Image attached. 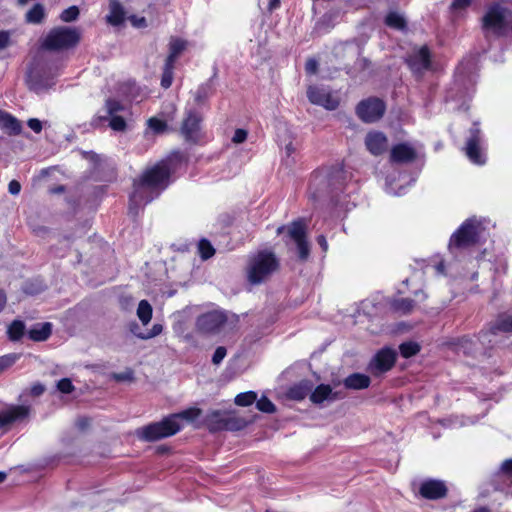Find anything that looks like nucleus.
Wrapping results in <instances>:
<instances>
[{
	"mask_svg": "<svg viewBox=\"0 0 512 512\" xmlns=\"http://www.w3.org/2000/svg\"><path fill=\"white\" fill-rule=\"evenodd\" d=\"M170 173L168 163L161 161L147 169L138 181H134V191L130 196V211L156 198L160 191L168 186Z\"/></svg>",
	"mask_w": 512,
	"mask_h": 512,
	"instance_id": "1",
	"label": "nucleus"
},
{
	"mask_svg": "<svg viewBox=\"0 0 512 512\" xmlns=\"http://www.w3.org/2000/svg\"><path fill=\"white\" fill-rule=\"evenodd\" d=\"M201 409L189 408L179 413L171 414L160 422L151 423L138 430V436L148 442L175 435L181 430L180 421L193 422L201 415Z\"/></svg>",
	"mask_w": 512,
	"mask_h": 512,
	"instance_id": "2",
	"label": "nucleus"
},
{
	"mask_svg": "<svg viewBox=\"0 0 512 512\" xmlns=\"http://www.w3.org/2000/svg\"><path fill=\"white\" fill-rule=\"evenodd\" d=\"M239 322L236 314L225 310H212L200 314L195 321V329L204 335H215L222 331L233 330Z\"/></svg>",
	"mask_w": 512,
	"mask_h": 512,
	"instance_id": "3",
	"label": "nucleus"
},
{
	"mask_svg": "<svg viewBox=\"0 0 512 512\" xmlns=\"http://www.w3.org/2000/svg\"><path fill=\"white\" fill-rule=\"evenodd\" d=\"M511 12L499 5H491L482 18V29L486 38H499L508 34L511 28Z\"/></svg>",
	"mask_w": 512,
	"mask_h": 512,
	"instance_id": "4",
	"label": "nucleus"
},
{
	"mask_svg": "<svg viewBox=\"0 0 512 512\" xmlns=\"http://www.w3.org/2000/svg\"><path fill=\"white\" fill-rule=\"evenodd\" d=\"M483 228L481 222L475 217L465 220L462 225L451 235L448 249H465L478 243Z\"/></svg>",
	"mask_w": 512,
	"mask_h": 512,
	"instance_id": "5",
	"label": "nucleus"
},
{
	"mask_svg": "<svg viewBox=\"0 0 512 512\" xmlns=\"http://www.w3.org/2000/svg\"><path fill=\"white\" fill-rule=\"evenodd\" d=\"M80 41L77 28L60 26L53 28L45 37L42 48L49 51H61L75 47Z\"/></svg>",
	"mask_w": 512,
	"mask_h": 512,
	"instance_id": "6",
	"label": "nucleus"
},
{
	"mask_svg": "<svg viewBox=\"0 0 512 512\" xmlns=\"http://www.w3.org/2000/svg\"><path fill=\"white\" fill-rule=\"evenodd\" d=\"M278 267V261L271 252H259L251 258L248 266V279L252 284H259L270 276Z\"/></svg>",
	"mask_w": 512,
	"mask_h": 512,
	"instance_id": "7",
	"label": "nucleus"
},
{
	"mask_svg": "<svg viewBox=\"0 0 512 512\" xmlns=\"http://www.w3.org/2000/svg\"><path fill=\"white\" fill-rule=\"evenodd\" d=\"M343 172L336 170L334 173H316L313 175L311 182L310 196L313 200L317 201L326 195L330 194L333 190L339 189L341 186L340 180L342 179Z\"/></svg>",
	"mask_w": 512,
	"mask_h": 512,
	"instance_id": "8",
	"label": "nucleus"
},
{
	"mask_svg": "<svg viewBox=\"0 0 512 512\" xmlns=\"http://www.w3.org/2000/svg\"><path fill=\"white\" fill-rule=\"evenodd\" d=\"M385 103L376 97L362 100L356 107L357 116L366 123L378 121L385 113Z\"/></svg>",
	"mask_w": 512,
	"mask_h": 512,
	"instance_id": "9",
	"label": "nucleus"
},
{
	"mask_svg": "<svg viewBox=\"0 0 512 512\" xmlns=\"http://www.w3.org/2000/svg\"><path fill=\"white\" fill-rule=\"evenodd\" d=\"M287 231L289 237L296 243L300 260H307L310 254V245L307 241L305 221L302 219L293 221L287 227Z\"/></svg>",
	"mask_w": 512,
	"mask_h": 512,
	"instance_id": "10",
	"label": "nucleus"
},
{
	"mask_svg": "<svg viewBox=\"0 0 512 512\" xmlns=\"http://www.w3.org/2000/svg\"><path fill=\"white\" fill-rule=\"evenodd\" d=\"M42 56H37L30 65L27 73V82L31 90L36 93L46 91L53 85L52 78L44 77L41 70Z\"/></svg>",
	"mask_w": 512,
	"mask_h": 512,
	"instance_id": "11",
	"label": "nucleus"
},
{
	"mask_svg": "<svg viewBox=\"0 0 512 512\" xmlns=\"http://www.w3.org/2000/svg\"><path fill=\"white\" fill-rule=\"evenodd\" d=\"M396 361V352L390 348L381 349L371 360L368 370L375 376L389 371Z\"/></svg>",
	"mask_w": 512,
	"mask_h": 512,
	"instance_id": "12",
	"label": "nucleus"
},
{
	"mask_svg": "<svg viewBox=\"0 0 512 512\" xmlns=\"http://www.w3.org/2000/svg\"><path fill=\"white\" fill-rule=\"evenodd\" d=\"M307 96L311 103L323 106L328 110H335L339 106V99L330 90L311 86L307 90Z\"/></svg>",
	"mask_w": 512,
	"mask_h": 512,
	"instance_id": "13",
	"label": "nucleus"
},
{
	"mask_svg": "<svg viewBox=\"0 0 512 512\" xmlns=\"http://www.w3.org/2000/svg\"><path fill=\"white\" fill-rule=\"evenodd\" d=\"M481 132L476 124L470 129V136L467 139L465 146V154L471 162L477 165L485 163V156L481 151Z\"/></svg>",
	"mask_w": 512,
	"mask_h": 512,
	"instance_id": "14",
	"label": "nucleus"
},
{
	"mask_svg": "<svg viewBox=\"0 0 512 512\" xmlns=\"http://www.w3.org/2000/svg\"><path fill=\"white\" fill-rule=\"evenodd\" d=\"M202 117L200 114L193 110L186 112V117L183 119L181 125V134L187 141H197L200 134V123Z\"/></svg>",
	"mask_w": 512,
	"mask_h": 512,
	"instance_id": "15",
	"label": "nucleus"
},
{
	"mask_svg": "<svg viewBox=\"0 0 512 512\" xmlns=\"http://www.w3.org/2000/svg\"><path fill=\"white\" fill-rule=\"evenodd\" d=\"M409 68L413 73L421 75L431 65L430 52L426 46L413 51L406 59Z\"/></svg>",
	"mask_w": 512,
	"mask_h": 512,
	"instance_id": "16",
	"label": "nucleus"
},
{
	"mask_svg": "<svg viewBox=\"0 0 512 512\" xmlns=\"http://www.w3.org/2000/svg\"><path fill=\"white\" fill-rule=\"evenodd\" d=\"M419 493L423 498L437 500L446 496L447 487L441 480L429 479L422 482Z\"/></svg>",
	"mask_w": 512,
	"mask_h": 512,
	"instance_id": "17",
	"label": "nucleus"
},
{
	"mask_svg": "<svg viewBox=\"0 0 512 512\" xmlns=\"http://www.w3.org/2000/svg\"><path fill=\"white\" fill-rule=\"evenodd\" d=\"M365 146L371 154L378 156L387 150L388 140L384 133L372 131L365 137Z\"/></svg>",
	"mask_w": 512,
	"mask_h": 512,
	"instance_id": "18",
	"label": "nucleus"
},
{
	"mask_svg": "<svg viewBox=\"0 0 512 512\" xmlns=\"http://www.w3.org/2000/svg\"><path fill=\"white\" fill-rule=\"evenodd\" d=\"M30 414V407L25 405L12 406L0 413V428L13 422L26 419Z\"/></svg>",
	"mask_w": 512,
	"mask_h": 512,
	"instance_id": "19",
	"label": "nucleus"
},
{
	"mask_svg": "<svg viewBox=\"0 0 512 512\" xmlns=\"http://www.w3.org/2000/svg\"><path fill=\"white\" fill-rule=\"evenodd\" d=\"M415 149L406 143L395 145L391 149L390 160L395 163H409L416 159Z\"/></svg>",
	"mask_w": 512,
	"mask_h": 512,
	"instance_id": "20",
	"label": "nucleus"
},
{
	"mask_svg": "<svg viewBox=\"0 0 512 512\" xmlns=\"http://www.w3.org/2000/svg\"><path fill=\"white\" fill-rule=\"evenodd\" d=\"M341 398L342 395L339 392H333L331 387L325 384L317 386L310 396V400L314 404H321L325 400L334 401Z\"/></svg>",
	"mask_w": 512,
	"mask_h": 512,
	"instance_id": "21",
	"label": "nucleus"
},
{
	"mask_svg": "<svg viewBox=\"0 0 512 512\" xmlns=\"http://www.w3.org/2000/svg\"><path fill=\"white\" fill-rule=\"evenodd\" d=\"M0 129L9 135H18L21 133L22 126L14 116L0 111Z\"/></svg>",
	"mask_w": 512,
	"mask_h": 512,
	"instance_id": "22",
	"label": "nucleus"
},
{
	"mask_svg": "<svg viewBox=\"0 0 512 512\" xmlns=\"http://www.w3.org/2000/svg\"><path fill=\"white\" fill-rule=\"evenodd\" d=\"M52 333V324L49 322L37 323L29 331V338L40 342L47 340Z\"/></svg>",
	"mask_w": 512,
	"mask_h": 512,
	"instance_id": "23",
	"label": "nucleus"
},
{
	"mask_svg": "<svg viewBox=\"0 0 512 512\" xmlns=\"http://www.w3.org/2000/svg\"><path fill=\"white\" fill-rule=\"evenodd\" d=\"M371 383L369 376L361 373H353L345 378L344 385L347 389L361 390L368 388Z\"/></svg>",
	"mask_w": 512,
	"mask_h": 512,
	"instance_id": "24",
	"label": "nucleus"
},
{
	"mask_svg": "<svg viewBox=\"0 0 512 512\" xmlns=\"http://www.w3.org/2000/svg\"><path fill=\"white\" fill-rule=\"evenodd\" d=\"M228 412L213 411L206 417V425L212 432L225 430V422Z\"/></svg>",
	"mask_w": 512,
	"mask_h": 512,
	"instance_id": "25",
	"label": "nucleus"
},
{
	"mask_svg": "<svg viewBox=\"0 0 512 512\" xmlns=\"http://www.w3.org/2000/svg\"><path fill=\"white\" fill-rule=\"evenodd\" d=\"M109 7L110 13L107 15V21L114 26L122 24L126 14L122 5L116 0H112Z\"/></svg>",
	"mask_w": 512,
	"mask_h": 512,
	"instance_id": "26",
	"label": "nucleus"
},
{
	"mask_svg": "<svg viewBox=\"0 0 512 512\" xmlns=\"http://www.w3.org/2000/svg\"><path fill=\"white\" fill-rule=\"evenodd\" d=\"M186 44V41L172 37L169 43V54L165 61L174 64L178 56L185 50Z\"/></svg>",
	"mask_w": 512,
	"mask_h": 512,
	"instance_id": "27",
	"label": "nucleus"
},
{
	"mask_svg": "<svg viewBox=\"0 0 512 512\" xmlns=\"http://www.w3.org/2000/svg\"><path fill=\"white\" fill-rule=\"evenodd\" d=\"M136 313L142 325L146 326L152 319L153 308L147 300H141Z\"/></svg>",
	"mask_w": 512,
	"mask_h": 512,
	"instance_id": "28",
	"label": "nucleus"
},
{
	"mask_svg": "<svg viewBox=\"0 0 512 512\" xmlns=\"http://www.w3.org/2000/svg\"><path fill=\"white\" fill-rule=\"evenodd\" d=\"M248 423L249 422L246 419L235 416L234 414L228 412L224 426L225 430L239 431L245 428L248 425Z\"/></svg>",
	"mask_w": 512,
	"mask_h": 512,
	"instance_id": "29",
	"label": "nucleus"
},
{
	"mask_svg": "<svg viewBox=\"0 0 512 512\" xmlns=\"http://www.w3.org/2000/svg\"><path fill=\"white\" fill-rule=\"evenodd\" d=\"M498 331L512 332V314L500 316L491 328V332L496 334Z\"/></svg>",
	"mask_w": 512,
	"mask_h": 512,
	"instance_id": "30",
	"label": "nucleus"
},
{
	"mask_svg": "<svg viewBox=\"0 0 512 512\" xmlns=\"http://www.w3.org/2000/svg\"><path fill=\"white\" fill-rule=\"evenodd\" d=\"M45 16L44 7L41 4H35L27 13L26 21L28 23H41Z\"/></svg>",
	"mask_w": 512,
	"mask_h": 512,
	"instance_id": "31",
	"label": "nucleus"
},
{
	"mask_svg": "<svg viewBox=\"0 0 512 512\" xmlns=\"http://www.w3.org/2000/svg\"><path fill=\"white\" fill-rule=\"evenodd\" d=\"M24 332L25 325L20 320H14L8 328V335L12 341L19 340L24 335Z\"/></svg>",
	"mask_w": 512,
	"mask_h": 512,
	"instance_id": "32",
	"label": "nucleus"
},
{
	"mask_svg": "<svg viewBox=\"0 0 512 512\" xmlns=\"http://www.w3.org/2000/svg\"><path fill=\"white\" fill-rule=\"evenodd\" d=\"M257 400V393L248 391L240 393L235 397V404L238 406L246 407L253 404Z\"/></svg>",
	"mask_w": 512,
	"mask_h": 512,
	"instance_id": "33",
	"label": "nucleus"
},
{
	"mask_svg": "<svg viewBox=\"0 0 512 512\" xmlns=\"http://www.w3.org/2000/svg\"><path fill=\"white\" fill-rule=\"evenodd\" d=\"M476 350V344L469 338H462L456 344V351L465 355H470Z\"/></svg>",
	"mask_w": 512,
	"mask_h": 512,
	"instance_id": "34",
	"label": "nucleus"
},
{
	"mask_svg": "<svg viewBox=\"0 0 512 512\" xmlns=\"http://www.w3.org/2000/svg\"><path fill=\"white\" fill-rule=\"evenodd\" d=\"M385 23L395 29H403L406 25L405 19L396 12H390L385 19Z\"/></svg>",
	"mask_w": 512,
	"mask_h": 512,
	"instance_id": "35",
	"label": "nucleus"
},
{
	"mask_svg": "<svg viewBox=\"0 0 512 512\" xmlns=\"http://www.w3.org/2000/svg\"><path fill=\"white\" fill-rule=\"evenodd\" d=\"M173 69H174V64L165 61L162 78H161V86L164 89L169 88L172 84Z\"/></svg>",
	"mask_w": 512,
	"mask_h": 512,
	"instance_id": "36",
	"label": "nucleus"
},
{
	"mask_svg": "<svg viewBox=\"0 0 512 512\" xmlns=\"http://www.w3.org/2000/svg\"><path fill=\"white\" fill-rule=\"evenodd\" d=\"M198 250H199L200 257L203 260H207L215 254L214 247L206 239L200 240V242L198 244Z\"/></svg>",
	"mask_w": 512,
	"mask_h": 512,
	"instance_id": "37",
	"label": "nucleus"
},
{
	"mask_svg": "<svg viewBox=\"0 0 512 512\" xmlns=\"http://www.w3.org/2000/svg\"><path fill=\"white\" fill-rule=\"evenodd\" d=\"M399 350L404 358H409L420 351V346L415 342H405L399 346Z\"/></svg>",
	"mask_w": 512,
	"mask_h": 512,
	"instance_id": "38",
	"label": "nucleus"
},
{
	"mask_svg": "<svg viewBox=\"0 0 512 512\" xmlns=\"http://www.w3.org/2000/svg\"><path fill=\"white\" fill-rule=\"evenodd\" d=\"M415 302L413 299L401 298L394 301V308L403 313H410L414 308Z\"/></svg>",
	"mask_w": 512,
	"mask_h": 512,
	"instance_id": "39",
	"label": "nucleus"
},
{
	"mask_svg": "<svg viewBox=\"0 0 512 512\" xmlns=\"http://www.w3.org/2000/svg\"><path fill=\"white\" fill-rule=\"evenodd\" d=\"M148 127L156 134L164 133L167 129L165 121L158 119L157 117H151L147 121Z\"/></svg>",
	"mask_w": 512,
	"mask_h": 512,
	"instance_id": "40",
	"label": "nucleus"
},
{
	"mask_svg": "<svg viewBox=\"0 0 512 512\" xmlns=\"http://www.w3.org/2000/svg\"><path fill=\"white\" fill-rule=\"evenodd\" d=\"M211 94V87L208 84L201 85L195 92V102L198 105L203 104Z\"/></svg>",
	"mask_w": 512,
	"mask_h": 512,
	"instance_id": "41",
	"label": "nucleus"
},
{
	"mask_svg": "<svg viewBox=\"0 0 512 512\" xmlns=\"http://www.w3.org/2000/svg\"><path fill=\"white\" fill-rule=\"evenodd\" d=\"M256 407L258 410L264 413H273L276 409L275 405L267 397L264 396L259 400H256Z\"/></svg>",
	"mask_w": 512,
	"mask_h": 512,
	"instance_id": "42",
	"label": "nucleus"
},
{
	"mask_svg": "<svg viewBox=\"0 0 512 512\" xmlns=\"http://www.w3.org/2000/svg\"><path fill=\"white\" fill-rule=\"evenodd\" d=\"M79 16V9L77 6H71L67 9H65L61 15L60 19L63 22H73L75 21Z\"/></svg>",
	"mask_w": 512,
	"mask_h": 512,
	"instance_id": "43",
	"label": "nucleus"
},
{
	"mask_svg": "<svg viewBox=\"0 0 512 512\" xmlns=\"http://www.w3.org/2000/svg\"><path fill=\"white\" fill-rule=\"evenodd\" d=\"M109 126L114 131H124L126 129V121L121 116H112L109 122Z\"/></svg>",
	"mask_w": 512,
	"mask_h": 512,
	"instance_id": "44",
	"label": "nucleus"
},
{
	"mask_svg": "<svg viewBox=\"0 0 512 512\" xmlns=\"http://www.w3.org/2000/svg\"><path fill=\"white\" fill-rule=\"evenodd\" d=\"M163 331V326L161 324H154L151 330L148 333L144 334H136V337L142 340H147L153 337L160 335Z\"/></svg>",
	"mask_w": 512,
	"mask_h": 512,
	"instance_id": "45",
	"label": "nucleus"
},
{
	"mask_svg": "<svg viewBox=\"0 0 512 512\" xmlns=\"http://www.w3.org/2000/svg\"><path fill=\"white\" fill-rule=\"evenodd\" d=\"M17 355L15 354H8L0 357V372L4 371L8 367L12 366L16 360Z\"/></svg>",
	"mask_w": 512,
	"mask_h": 512,
	"instance_id": "46",
	"label": "nucleus"
},
{
	"mask_svg": "<svg viewBox=\"0 0 512 512\" xmlns=\"http://www.w3.org/2000/svg\"><path fill=\"white\" fill-rule=\"evenodd\" d=\"M105 107L107 110V114L110 115L111 117L115 116L114 114L116 112L123 110V106L121 105V103L116 100H112V99H108L106 101Z\"/></svg>",
	"mask_w": 512,
	"mask_h": 512,
	"instance_id": "47",
	"label": "nucleus"
},
{
	"mask_svg": "<svg viewBox=\"0 0 512 512\" xmlns=\"http://www.w3.org/2000/svg\"><path fill=\"white\" fill-rule=\"evenodd\" d=\"M57 388L60 392L69 394L74 390V386L69 378H63L58 381Z\"/></svg>",
	"mask_w": 512,
	"mask_h": 512,
	"instance_id": "48",
	"label": "nucleus"
},
{
	"mask_svg": "<svg viewBox=\"0 0 512 512\" xmlns=\"http://www.w3.org/2000/svg\"><path fill=\"white\" fill-rule=\"evenodd\" d=\"M112 378L118 382L132 381L134 379V375L132 370H126L120 373H114Z\"/></svg>",
	"mask_w": 512,
	"mask_h": 512,
	"instance_id": "49",
	"label": "nucleus"
},
{
	"mask_svg": "<svg viewBox=\"0 0 512 512\" xmlns=\"http://www.w3.org/2000/svg\"><path fill=\"white\" fill-rule=\"evenodd\" d=\"M225 356H226V348L222 347V346L217 347L213 354V357H212L213 364H215V365L220 364Z\"/></svg>",
	"mask_w": 512,
	"mask_h": 512,
	"instance_id": "50",
	"label": "nucleus"
},
{
	"mask_svg": "<svg viewBox=\"0 0 512 512\" xmlns=\"http://www.w3.org/2000/svg\"><path fill=\"white\" fill-rule=\"evenodd\" d=\"M247 131L244 129H237L232 137V141L235 144L243 143L247 138Z\"/></svg>",
	"mask_w": 512,
	"mask_h": 512,
	"instance_id": "51",
	"label": "nucleus"
},
{
	"mask_svg": "<svg viewBox=\"0 0 512 512\" xmlns=\"http://www.w3.org/2000/svg\"><path fill=\"white\" fill-rule=\"evenodd\" d=\"M10 43V32L0 31V50L5 49Z\"/></svg>",
	"mask_w": 512,
	"mask_h": 512,
	"instance_id": "52",
	"label": "nucleus"
},
{
	"mask_svg": "<svg viewBox=\"0 0 512 512\" xmlns=\"http://www.w3.org/2000/svg\"><path fill=\"white\" fill-rule=\"evenodd\" d=\"M129 20L136 28H143L147 26L146 19L144 17L131 16L129 17Z\"/></svg>",
	"mask_w": 512,
	"mask_h": 512,
	"instance_id": "53",
	"label": "nucleus"
},
{
	"mask_svg": "<svg viewBox=\"0 0 512 512\" xmlns=\"http://www.w3.org/2000/svg\"><path fill=\"white\" fill-rule=\"evenodd\" d=\"M27 124L29 128L32 129L35 133H40L42 130V123L36 118L29 119Z\"/></svg>",
	"mask_w": 512,
	"mask_h": 512,
	"instance_id": "54",
	"label": "nucleus"
},
{
	"mask_svg": "<svg viewBox=\"0 0 512 512\" xmlns=\"http://www.w3.org/2000/svg\"><path fill=\"white\" fill-rule=\"evenodd\" d=\"M471 4V0H453L451 8L461 10L467 8Z\"/></svg>",
	"mask_w": 512,
	"mask_h": 512,
	"instance_id": "55",
	"label": "nucleus"
},
{
	"mask_svg": "<svg viewBox=\"0 0 512 512\" xmlns=\"http://www.w3.org/2000/svg\"><path fill=\"white\" fill-rule=\"evenodd\" d=\"M306 72L309 74H314L318 69V62L315 59H309L305 65Z\"/></svg>",
	"mask_w": 512,
	"mask_h": 512,
	"instance_id": "56",
	"label": "nucleus"
},
{
	"mask_svg": "<svg viewBox=\"0 0 512 512\" xmlns=\"http://www.w3.org/2000/svg\"><path fill=\"white\" fill-rule=\"evenodd\" d=\"M9 193L12 195H18L21 190V185L17 180H12L8 185Z\"/></svg>",
	"mask_w": 512,
	"mask_h": 512,
	"instance_id": "57",
	"label": "nucleus"
},
{
	"mask_svg": "<svg viewBox=\"0 0 512 512\" xmlns=\"http://www.w3.org/2000/svg\"><path fill=\"white\" fill-rule=\"evenodd\" d=\"M370 61L366 58H358L355 61V69L366 70L370 67Z\"/></svg>",
	"mask_w": 512,
	"mask_h": 512,
	"instance_id": "58",
	"label": "nucleus"
},
{
	"mask_svg": "<svg viewBox=\"0 0 512 512\" xmlns=\"http://www.w3.org/2000/svg\"><path fill=\"white\" fill-rule=\"evenodd\" d=\"M45 391V387L42 384H35L31 387V394L33 396H40Z\"/></svg>",
	"mask_w": 512,
	"mask_h": 512,
	"instance_id": "59",
	"label": "nucleus"
},
{
	"mask_svg": "<svg viewBox=\"0 0 512 512\" xmlns=\"http://www.w3.org/2000/svg\"><path fill=\"white\" fill-rule=\"evenodd\" d=\"M501 468L505 473L512 475V459L505 460Z\"/></svg>",
	"mask_w": 512,
	"mask_h": 512,
	"instance_id": "60",
	"label": "nucleus"
},
{
	"mask_svg": "<svg viewBox=\"0 0 512 512\" xmlns=\"http://www.w3.org/2000/svg\"><path fill=\"white\" fill-rule=\"evenodd\" d=\"M317 243L320 245V247L322 248V250H323L324 252H326V251H327V249H328V243H327V241H326L325 236H323V235L318 236V237H317Z\"/></svg>",
	"mask_w": 512,
	"mask_h": 512,
	"instance_id": "61",
	"label": "nucleus"
},
{
	"mask_svg": "<svg viewBox=\"0 0 512 512\" xmlns=\"http://www.w3.org/2000/svg\"><path fill=\"white\" fill-rule=\"evenodd\" d=\"M7 303V296L4 290L0 289V312L4 309Z\"/></svg>",
	"mask_w": 512,
	"mask_h": 512,
	"instance_id": "62",
	"label": "nucleus"
},
{
	"mask_svg": "<svg viewBox=\"0 0 512 512\" xmlns=\"http://www.w3.org/2000/svg\"><path fill=\"white\" fill-rule=\"evenodd\" d=\"M279 5H280V0H270L268 8L270 11H273L276 8H278Z\"/></svg>",
	"mask_w": 512,
	"mask_h": 512,
	"instance_id": "63",
	"label": "nucleus"
},
{
	"mask_svg": "<svg viewBox=\"0 0 512 512\" xmlns=\"http://www.w3.org/2000/svg\"><path fill=\"white\" fill-rule=\"evenodd\" d=\"M139 326L136 322H133L130 325V331L136 336V334H143L142 332H138Z\"/></svg>",
	"mask_w": 512,
	"mask_h": 512,
	"instance_id": "64",
	"label": "nucleus"
}]
</instances>
